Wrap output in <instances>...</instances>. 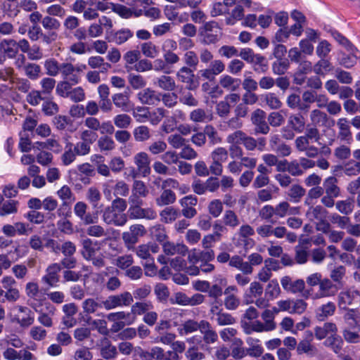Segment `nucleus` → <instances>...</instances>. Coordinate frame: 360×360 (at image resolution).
Returning a JSON list of instances; mask_svg holds the SVG:
<instances>
[{
	"label": "nucleus",
	"mask_w": 360,
	"mask_h": 360,
	"mask_svg": "<svg viewBox=\"0 0 360 360\" xmlns=\"http://www.w3.org/2000/svg\"><path fill=\"white\" fill-rule=\"evenodd\" d=\"M344 338L350 342H360V312L349 310L345 315Z\"/></svg>",
	"instance_id": "nucleus-1"
},
{
	"label": "nucleus",
	"mask_w": 360,
	"mask_h": 360,
	"mask_svg": "<svg viewBox=\"0 0 360 360\" xmlns=\"http://www.w3.org/2000/svg\"><path fill=\"white\" fill-rule=\"evenodd\" d=\"M333 37L349 52V56L341 58L340 63L346 68H350V67L353 66L356 63L357 58L359 56V51L342 34L335 33L333 34Z\"/></svg>",
	"instance_id": "nucleus-2"
},
{
	"label": "nucleus",
	"mask_w": 360,
	"mask_h": 360,
	"mask_svg": "<svg viewBox=\"0 0 360 360\" xmlns=\"http://www.w3.org/2000/svg\"><path fill=\"white\" fill-rule=\"evenodd\" d=\"M86 69L84 64L72 65L70 63H60V75L65 81L70 82L71 84H77L79 82V72Z\"/></svg>",
	"instance_id": "nucleus-3"
},
{
	"label": "nucleus",
	"mask_w": 360,
	"mask_h": 360,
	"mask_svg": "<svg viewBox=\"0 0 360 360\" xmlns=\"http://www.w3.org/2000/svg\"><path fill=\"white\" fill-rule=\"evenodd\" d=\"M58 198L62 201L60 208L58 210V214L65 217L71 215L70 206L75 200V197L68 186H63L57 191Z\"/></svg>",
	"instance_id": "nucleus-4"
},
{
	"label": "nucleus",
	"mask_w": 360,
	"mask_h": 360,
	"mask_svg": "<svg viewBox=\"0 0 360 360\" xmlns=\"http://www.w3.org/2000/svg\"><path fill=\"white\" fill-rule=\"evenodd\" d=\"M276 305L279 306L281 311H287L289 314H302L307 308V303L302 299H285L278 300Z\"/></svg>",
	"instance_id": "nucleus-5"
},
{
	"label": "nucleus",
	"mask_w": 360,
	"mask_h": 360,
	"mask_svg": "<svg viewBox=\"0 0 360 360\" xmlns=\"http://www.w3.org/2000/svg\"><path fill=\"white\" fill-rule=\"evenodd\" d=\"M133 301V296L129 292H124L117 295L108 297L103 301V306L106 310H111L117 307L130 305Z\"/></svg>",
	"instance_id": "nucleus-6"
},
{
	"label": "nucleus",
	"mask_w": 360,
	"mask_h": 360,
	"mask_svg": "<svg viewBox=\"0 0 360 360\" xmlns=\"http://www.w3.org/2000/svg\"><path fill=\"white\" fill-rule=\"evenodd\" d=\"M142 201H135L131 203V207L128 210L129 215L133 219L145 218L147 220H153L157 217V213L152 208H141L140 207Z\"/></svg>",
	"instance_id": "nucleus-7"
},
{
	"label": "nucleus",
	"mask_w": 360,
	"mask_h": 360,
	"mask_svg": "<svg viewBox=\"0 0 360 360\" xmlns=\"http://www.w3.org/2000/svg\"><path fill=\"white\" fill-rule=\"evenodd\" d=\"M102 219L108 224L117 226L124 225L127 221V216L124 214L117 213V211L112 205L106 207L103 210Z\"/></svg>",
	"instance_id": "nucleus-8"
},
{
	"label": "nucleus",
	"mask_w": 360,
	"mask_h": 360,
	"mask_svg": "<svg viewBox=\"0 0 360 360\" xmlns=\"http://www.w3.org/2000/svg\"><path fill=\"white\" fill-rule=\"evenodd\" d=\"M133 162L136 167L137 172L143 176H146L151 172L150 158L146 152H139L133 156Z\"/></svg>",
	"instance_id": "nucleus-9"
},
{
	"label": "nucleus",
	"mask_w": 360,
	"mask_h": 360,
	"mask_svg": "<svg viewBox=\"0 0 360 360\" xmlns=\"http://www.w3.org/2000/svg\"><path fill=\"white\" fill-rule=\"evenodd\" d=\"M47 312L43 310L42 306L40 304H32L33 309L36 312L39 313L38 321L41 325L45 327H51L53 326V316L55 313V307L47 303L45 304Z\"/></svg>",
	"instance_id": "nucleus-10"
},
{
	"label": "nucleus",
	"mask_w": 360,
	"mask_h": 360,
	"mask_svg": "<svg viewBox=\"0 0 360 360\" xmlns=\"http://www.w3.org/2000/svg\"><path fill=\"white\" fill-rule=\"evenodd\" d=\"M314 335L319 340L328 338L326 343L333 339L337 335L338 327L333 322H326L322 326H316L314 329Z\"/></svg>",
	"instance_id": "nucleus-11"
},
{
	"label": "nucleus",
	"mask_w": 360,
	"mask_h": 360,
	"mask_svg": "<svg viewBox=\"0 0 360 360\" xmlns=\"http://www.w3.org/2000/svg\"><path fill=\"white\" fill-rule=\"evenodd\" d=\"M360 295L358 291L347 290L342 291L338 296V306L340 309H347L349 305L359 302Z\"/></svg>",
	"instance_id": "nucleus-12"
},
{
	"label": "nucleus",
	"mask_w": 360,
	"mask_h": 360,
	"mask_svg": "<svg viewBox=\"0 0 360 360\" xmlns=\"http://www.w3.org/2000/svg\"><path fill=\"white\" fill-rule=\"evenodd\" d=\"M13 310L23 314V315L17 314L14 319L16 323L22 327H28L34 322V314L27 307L16 305L13 307Z\"/></svg>",
	"instance_id": "nucleus-13"
},
{
	"label": "nucleus",
	"mask_w": 360,
	"mask_h": 360,
	"mask_svg": "<svg viewBox=\"0 0 360 360\" xmlns=\"http://www.w3.org/2000/svg\"><path fill=\"white\" fill-rule=\"evenodd\" d=\"M281 283L284 290L293 294L302 292L305 288L304 280L297 279L292 281V278L288 276H283L281 279Z\"/></svg>",
	"instance_id": "nucleus-14"
},
{
	"label": "nucleus",
	"mask_w": 360,
	"mask_h": 360,
	"mask_svg": "<svg viewBox=\"0 0 360 360\" xmlns=\"http://www.w3.org/2000/svg\"><path fill=\"white\" fill-rule=\"evenodd\" d=\"M60 270V265L58 263L48 266L45 275L41 278L42 282L50 286H56L59 281L58 272Z\"/></svg>",
	"instance_id": "nucleus-15"
},
{
	"label": "nucleus",
	"mask_w": 360,
	"mask_h": 360,
	"mask_svg": "<svg viewBox=\"0 0 360 360\" xmlns=\"http://www.w3.org/2000/svg\"><path fill=\"white\" fill-rule=\"evenodd\" d=\"M238 289L234 285L228 286L224 291V305L228 310H235L240 305L237 296Z\"/></svg>",
	"instance_id": "nucleus-16"
},
{
	"label": "nucleus",
	"mask_w": 360,
	"mask_h": 360,
	"mask_svg": "<svg viewBox=\"0 0 360 360\" xmlns=\"http://www.w3.org/2000/svg\"><path fill=\"white\" fill-rule=\"evenodd\" d=\"M138 97L141 103L146 105H158L161 99V95L151 89L139 91Z\"/></svg>",
	"instance_id": "nucleus-17"
},
{
	"label": "nucleus",
	"mask_w": 360,
	"mask_h": 360,
	"mask_svg": "<svg viewBox=\"0 0 360 360\" xmlns=\"http://www.w3.org/2000/svg\"><path fill=\"white\" fill-rule=\"evenodd\" d=\"M264 288L262 284L258 282L250 283L249 289L245 291L244 300L246 304L253 303L255 300L262 295Z\"/></svg>",
	"instance_id": "nucleus-18"
},
{
	"label": "nucleus",
	"mask_w": 360,
	"mask_h": 360,
	"mask_svg": "<svg viewBox=\"0 0 360 360\" xmlns=\"http://www.w3.org/2000/svg\"><path fill=\"white\" fill-rule=\"evenodd\" d=\"M148 193V189L143 181L135 180L132 185V195L129 197V201L135 203V201H140L139 197H146Z\"/></svg>",
	"instance_id": "nucleus-19"
},
{
	"label": "nucleus",
	"mask_w": 360,
	"mask_h": 360,
	"mask_svg": "<svg viewBox=\"0 0 360 360\" xmlns=\"http://www.w3.org/2000/svg\"><path fill=\"white\" fill-rule=\"evenodd\" d=\"M337 292L336 286L328 278L321 280L319 283V293L317 297H327L334 296Z\"/></svg>",
	"instance_id": "nucleus-20"
},
{
	"label": "nucleus",
	"mask_w": 360,
	"mask_h": 360,
	"mask_svg": "<svg viewBox=\"0 0 360 360\" xmlns=\"http://www.w3.org/2000/svg\"><path fill=\"white\" fill-rule=\"evenodd\" d=\"M163 250L167 255H175V254H180L185 255L188 251V248L183 243L174 244L170 242L163 243Z\"/></svg>",
	"instance_id": "nucleus-21"
},
{
	"label": "nucleus",
	"mask_w": 360,
	"mask_h": 360,
	"mask_svg": "<svg viewBox=\"0 0 360 360\" xmlns=\"http://www.w3.org/2000/svg\"><path fill=\"white\" fill-rule=\"evenodd\" d=\"M82 253L84 258L89 260L96 256V252L98 250L96 242L92 241L90 238H85L82 241Z\"/></svg>",
	"instance_id": "nucleus-22"
},
{
	"label": "nucleus",
	"mask_w": 360,
	"mask_h": 360,
	"mask_svg": "<svg viewBox=\"0 0 360 360\" xmlns=\"http://www.w3.org/2000/svg\"><path fill=\"white\" fill-rule=\"evenodd\" d=\"M189 118L195 123H207L212 120L213 117L210 112L198 108L190 112Z\"/></svg>",
	"instance_id": "nucleus-23"
},
{
	"label": "nucleus",
	"mask_w": 360,
	"mask_h": 360,
	"mask_svg": "<svg viewBox=\"0 0 360 360\" xmlns=\"http://www.w3.org/2000/svg\"><path fill=\"white\" fill-rule=\"evenodd\" d=\"M219 84L222 88L228 91H235L238 89L240 80L229 75H222L219 77Z\"/></svg>",
	"instance_id": "nucleus-24"
},
{
	"label": "nucleus",
	"mask_w": 360,
	"mask_h": 360,
	"mask_svg": "<svg viewBox=\"0 0 360 360\" xmlns=\"http://www.w3.org/2000/svg\"><path fill=\"white\" fill-rule=\"evenodd\" d=\"M336 307L330 301L326 304L320 306L316 310V317L319 321H324L329 316H332L335 311Z\"/></svg>",
	"instance_id": "nucleus-25"
},
{
	"label": "nucleus",
	"mask_w": 360,
	"mask_h": 360,
	"mask_svg": "<svg viewBox=\"0 0 360 360\" xmlns=\"http://www.w3.org/2000/svg\"><path fill=\"white\" fill-rule=\"evenodd\" d=\"M0 50L8 58H14L18 53V44L15 40H3L0 42Z\"/></svg>",
	"instance_id": "nucleus-26"
},
{
	"label": "nucleus",
	"mask_w": 360,
	"mask_h": 360,
	"mask_svg": "<svg viewBox=\"0 0 360 360\" xmlns=\"http://www.w3.org/2000/svg\"><path fill=\"white\" fill-rule=\"evenodd\" d=\"M281 293L279 284L276 279H271L265 288V297L268 300H273L279 297Z\"/></svg>",
	"instance_id": "nucleus-27"
},
{
	"label": "nucleus",
	"mask_w": 360,
	"mask_h": 360,
	"mask_svg": "<svg viewBox=\"0 0 360 360\" xmlns=\"http://www.w3.org/2000/svg\"><path fill=\"white\" fill-rule=\"evenodd\" d=\"M296 352L298 354H306L309 356H314L317 354L318 349L309 340H302L297 345Z\"/></svg>",
	"instance_id": "nucleus-28"
},
{
	"label": "nucleus",
	"mask_w": 360,
	"mask_h": 360,
	"mask_svg": "<svg viewBox=\"0 0 360 360\" xmlns=\"http://www.w3.org/2000/svg\"><path fill=\"white\" fill-rule=\"evenodd\" d=\"M88 64L92 69H100L101 72H106L111 68V65L105 63L104 58L99 56L89 57Z\"/></svg>",
	"instance_id": "nucleus-29"
},
{
	"label": "nucleus",
	"mask_w": 360,
	"mask_h": 360,
	"mask_svg": "<svg viewBox=\"0 0 360 360\" xmlns=\"http://www.w3.org/2000/svg\"><path fill=\"white\" fill-rule=\"evenodd\" d=\"M125 62V68L127 71L134 70V65L138 63L140 59V52L138 50L127 51L123 56Z\"/></svg>",
	"instance_id": "nucleus-30"
},
{
	"label": "nucleus",
	"mask_w": 360,
	"mask_h": 360,
	"mask_svg": "<svg viewBox=\"0 0 360 360\" xmlns=\"http://www.w3.org/2000/svg\"><path fill=\"white\" fill-rule=\"evenodd\" d=\"M201 333L203 334L204 340L207 343H212L217 340L218 335L211 329L210 325L207 321H201Z\"/></svg>",
	"instance_id": "nucleus-31"
},
{
	"label": "nucleus",
	"mask_w": 360,
	"mask_h": 360,
	"mask_svg": "<svg viewBox=\"0 0 360 360\" xmlns=\"http://www.w3.org/2000/svg\"><path fill=\"white\" fill-rule=\"evenodd\" d=\"M338 127L339 129V137L345 141L351 139V131L349 122L346 118H340L338 120Z\"/></svg>",
	"instance_id": "nucleus-32"
},
{
	"label": "nucleus",
	"mask_w": 360,
	"mask_h": 360,
	"mask_svg": "<svg viewBox=\"0 0 360 360\" xmlns=\"http://www.w3.org/2000/svg\"><path fill=\"white\" fill-rule=\"evenodd\" d=\"M112 101L115 106L120 108L123 111L128 112L131 108L128 96L122 93L115 94L112 96Z\"/></svg>",
	"instance_id": "nucleus-33"
},
{
	"label": "nucleus",
	"mask_w": 360,
	"mask_h": 360,
	"mask_svg": "<svg viewBox=\"0 0 360 360\" xmlns=\"http://www.w3.org/2000/svg\"><path fill=\"white\" fill-rule=\"evenodd\" d=\"M141 51L146 57L151 58H156L160 54L158 46L152 41L141 44Z\"/></svg>",
	"instance_id": "nucleus-34"
},
{
	"label": "nucleus",
	"mask_w": 360,
	"mask_h": 360,
	"mask_svg": "<svg viewBox=\"0 0 360 360\" xmlns=\"http://www.w3.org/2000/svg\"><path fill=\"white\" fill-rule=\"evenodd\" d=\"M246 342L250 347L247 352L250 356H259L263 354L264 348L258 339L248 338L246 340Z\"/></svg>",
	"instance_id": "nucleus-35"
},
{
	"label": "nucleus",
	"mask_w": 360,
	"mask_h": 360,
	"mask_svg": "<svg viewBox=\"0 0 360 360\" xmlns=\"http://www.w3.org/2000/svg\"><path fill=\"white\" fill-rule=\"evenodd\" d=\"M326 210L321 206L310 207L307 210V217L310 221L323 220L326 217Z\"/></svg>",
	"instance_id": "nucleus-36"
},
{
	"label": "nucleus",
	"mask_w": 360,
	"mask_h": 360,
	"mask_svg": "<svg viewBox=\"0 0 360 360\" xmlns=\"http://www.w3.org/2000/svg\"><path fill=\"white\" fill-rule=\"evenodd\" d=\"M288 124L297 132L303 131L305 126V120L300 114L291 115L288 118Z\"/></svg>",
	"instance_id": "nucleus-37"
},
{
	"label": "nucleus",
	"mask_w": 360,
	"mask_h": 360,
	"mask_svg": "<svg viewBox=\"0 0 360 360\" xmlns=\"http://www.w3.org/2000/svg\"><path fill=\"white\" fill-rule=\"evenodd\" d=\"M133 136L136 141H145L150 138V129L144 125L136 127L133 130Z\"/></svg>",
	"instance_id": "nucleus-38"
},
{
	"label": "nucleus",
	"mask_w": 360,
	"mask_h": 360,
	"mask_svg": "<svg viewBox=\"0 0 360 360\" xmlns=\"http://www.w3.org/2000/svg\"><path fill=\"white\" fill-rule=\"evenodd\" d=\"M201 331V321L197 322L194 320H188L179 328L181 335H186L193 333L198 329Z\"/></svg>",
	"instance_id": "nucleus-39"
},
{
	"label": "nucleus",
	"mask_w": 360,
	"mask_h": 360,
	"mask_svg": "<svg viewBox=\"0 0 360 360\" xmlns=\"http://www.w3.org/2000/svg\"><path fill=\"white\" fill-rule=\"evenodd\" d=\"M323 187L327 195L338 197L339 195V188L337 186V179L334 177L327 178L324 183Z\"/></svg>",
	"instance_id": "nucleus-40"
},
{
	"label": "nucleus",
	"mask_w": 360,
	"mask_h": 360,
	"mask_svg": "<svg viewBox=\"0 0 360 360\" xmlns=\"http://www.w3.org/2000/svg\"><path fill=\"white\" fill-rule=\"evenodd\" d=\"M18 202L8 200L2 203L0 208V216H6L15 214L18 212Z\"/></svg>",
	"instance_id": "nucleus-41"
},
{
	"label": "nucleus",
	"mask_w": 360,
	"mask_h": 360,
	"mask_svg": "<svg viewBox=\"0 0 360 360\" xmlns=\"http://www.w3.org/2000/svg\"><path fill=\"white\" fill-rule=\"evenodd\" d=\"M161 220L165 223L174 221L179 215L178 210L169 207L165 208L160 213Z\"/></svg>",
	"instance_id": "nucleus-42"
},
{
	"label": "nucleus",
	"mask_w": 360,
	"mask_h": 360,
	"mask_svg": "<svg viewBox=\"0 0 360 360\" xmlns=\"http://www.w3.org/2000/svg\"><path fill=\"white\" fill-rule=\"evenodd\" d=\"M176 195L170 189H165L159 198L157 199L158 206H165L176 201Z\"/></svg>",
	"instance_id": "nucleus-43"
},
{
	"label": "nucleus",
	"mask_w": 360,
	"mask_h": 360,
	"mask_svg": "<svg viewBox=\"0 0 360 360\" xmlns=\"http://www.w3.org/2000/svg\"><path fill=\"white\" fill-rule=\"evenodd\" d=\"M331 69V63L325 58H321L320 60L314 65V72L319 75H326Z\"/></svg>",
	"instance_id": "nucleus-44"
},
{
	"label": "nucleus",
	"mask_w": 360,
	"mask_h": 360,
	"mask_svg": "<svg viewBox=\"0 0 360 360\" xmlns=\"http://www.w3.org/2000/svg\"><path fill=\"white\" fill-rule=\"evenodd\" d=\"M157 84L159 88L165 91H172L175 89L176 83L169 76H161L158 78Z\"/></svg>",
	"instance_id": "nucleus-45"
},
{
	"label": "nucleus",
	"mask_w": 360,
	"mask_h": 360,
	"mask_svg": "<svg viewBox=\"0 0 360 360\" xmlns=\"http://www.w3.org/2000/svg\"><path fill=\"white\" fill-rule=\"evenodd\" d=\"M112 10L115 13L120 15L122 18H125L126 19H127V18L132 17L133 15L138 17L141 15V11L138 13L134 12L133 9L122 5L114 4Z\"/></svg>",
	"instance_id": "nucleus-46"
},
{
	"label": "nucleus",
	"mask_w": 360,
	"mask_h": 360,
	"mask_svg": "<svg viewBox=\"0 0 360 360\" xmlns=\"http://www.w3.org/2000/svg\"><path fill=\"white\" fill-rule=\"evenodd\" d=\"M77 155V154L75 151V149H72V145L70 143V142H68L65 146V152L61 157L63 164L65 166L70 165V164H71V162H72L76 159Z\"/></svg>",
	"instance_id": "nucleus-47"
},
{
	"label": "nucleus",
	"mask_w": 360,
	"mask_h": 360,
	"mask_svg": "<svg viewBox=\"0 0 360 360\" xmlns=\"http://www.w3.org/2000/svg\"><path fill=\"white\" fill-rule=\"evenodd\" d=\"M44 66L48 75L55 77L60 72V63H58L53 58L47 59L45 61Z\"/></svg>",
	"instance_id": "nucleus-48"
},
{
	"label": "nucleus",
	"mask_w": 360,
	"mask_h": 360,
	"mask_svg": "<svg viewBox=\"0 0 360 360\" xmlns=\"http://www.w3.org/2000/svg\"><path fill=\"white\" fill-rule=\"evenodd\" d=\"M128 82L133 89H140L145 87L146 82L143 76L139 75L129 74Z\"/></svg>",
	"instance_id": "nucleus-49"
},
{
	"label": "nucleus",
	"mask_w": 360,
	"mask_h": 360,
	"mask_svg": "<svg viewBox=\"0 0 360 360\" xmlns=\"http://www.w3.org/2000/svg\"><path fill=\"white\" fill-rule=\"evenodd\" d=\"M133 37V32L129 29H122L114 34L113 41L117 44H122L127 41L128 39Z\"/></svg>",
	"instance_id": "nucleus-50"
},
{
	"label": "nucleus",
	"mask_w": 360,
	"mask_h": 360,
	"mask_svg": "<svg viewBox=\"0 0 360 360\" xmlns=\"http://www.w3.org/2000/svg\"><path fill=\"white\" fill-rule=\"evenodd\" d=\"M113 121L117 127L125 129L131 125L132 120L127 114L122 113L115 116Z\"/></svg>",
	"instance_id": "nucleus-51"
},
{
	"label": "nucleus",
	"mask_w": 360,
	"mask_h": 360,
	"mask_svg": "<svg viewBox=\"0 0 360 360\" xmlns=\"http://www.w3.org/2000/svg\"><path fill=\"white\" fill-rule=\"evenodd\" d=\"M133 117L140 123L148 120L149 110L146 107L137 106L132 111Z\"/></svg>",
	"instance_id": "nucleus-52"
},
{
	"label": "nucleus",
	"mask_w": 360,
	"mask_h": 360,
	"mask_svg": "<svg viewBox=\"0 0 360 360\" xmlns=\"http://www.w3.org/2000/svg\"><path fill=\"white\" fill-rule=\"evenodd\" d=\"M210 156L212 160H216L222 164L223 162L227 161L228 151L226 148L224 147H217L213 150Z\"/></svg>",
	"instance_id": "nucleus-53"
},
{
	"label": "nucleus",
	"mask_w": 360,
	"mask_h": 360,
	"mask_svg": "<svg viewBox=\"0 0 360 360\" xmlns=\"http://www.w3.org/2000/svg\"><path fill=\"white\" fill-rule=\"evenodd\" d=\"M25 293L27 297L37 300L40 293L39 285L34 281L27 283L25 285Z\"/></svg>",
	"instance_id": "nucleus-54"
},
{
	"label": "nucleus",
	"mask_w": 360,
	"mask_h": 360,
	"mask_svg": "<svg viewBox=\"0 0 360 360\" xmlns=\"http://www.w3.org/2000/svg\"><path fill=\"white\" fill-rule=\"evenodd\" d=\"M98 146L101 151H111L115 147V141L106 135L98 140Z\"/></svg>",
	"instance_id": "nucleus-55"
},
{
	"label": "nucleus",
	"mask_w": 360,
	"mask_h": 360,
	"mask_svg": "<svg viewBox=\"0 0 360 360\" xmlns=\"http://www.w3.org/2000/svg\"><path fill=\"white\" fill-rule=\"evenodd\" d=\"M262 320L264 321V323L268 329L269 332L272 331L276 328V323L274 321V317L271 312L270 309H266L263 311L261 315Z\"/></svg>",
	"instance_id": "nucleus-56"
},
{
	"label": "nucleus",
	"mask_w": 360,
	"mask_h": 360,
	"mask_svg": "<svg viewBox=\"0 0 360 360\" xmlns=\"http://www.w3.org/2000/svg\"><path fill=\"white\" fill-rule=\"evenodd\" d=\"M243 16L244 8L238 3L231 13V16L226 19V23L233 25L236 21L241 20Z\"/></svg>",
	"instance_id": "nucleus-57"
},
{
	"label": "nucleus",
	"mask_w": 360,
	"mask_h": 360,
	"mask_svg": "<svg viewBox=\"0 0 360 360\" xmlns=\"http://www.w3.org/2000/svg\"><path fill=\"white\" fill-rule=\"evenodd\" d=\"M223 221L226 225L230 226L231 227H236V226L240 224L238 216L231 210H228L225 212L223 216Z\"/></svg>",
	"instance_id": "nucleus-58"
},
{
	"label": "nucleus",
	"mask_w": 360,
	"mask_h": 360,
	"mask_svg": "<svg viewBox=\"0 0 360 360\" xmlns=\"http://www.w3.org/2000/svg\"><path fill=\"white\" fill-rule=\"evenodd\" d=\"M264 102L268 105L271 109H279L281 107L282 103L274 93H267L262 96Z\"/></svg>",
	"instance_id": "nucleus-59"
},
{
	"label": "nucleus",
	"mask_w": 360,
	"mask_h": 360,
	"mask_svg": "<svg viewBox=\"0 0 360 360\" xmlns=\"http://www.w3.org/2000/svg\"><path fill=\"white\" fill-rule=\"evenodd\" d=\"M166 110L163 108H157L152 112L149 111L148 120L152 125H158L165 116Z\"/></svg>",
	"instance_id": "nucleus-60"
},
{
	"label": "nucleus",
	"mask_w": 360,
	"mask_h": 360,
	"mask_svg": "<svg viewBox=\"0 0 360 360\" xmlns=\"http://www.w3.org/2000/svg\"><path fill=\"white\" fill-rule=\"evenodd\" d=\"M345 174L349 176L357 175L360 173V162L350 160L345 163L344 167Z\"/></svg>",
	"instance_id": "nucleus-61"
},
{
	"label": "nucleus",
	"mask_w": 360,
	"mask_h": 360,
	"mask_svg": "<svg viewBox=\"0 0 360 360\" xmlns=\"http://www.w3.org/2000/svg\"><path fill=\"white\" fill-rule=\"evenodd\" d=\"M208 211L210 214L214 217L220 216L223 210V204L220 200H214L208 204Z\"/></svg>",
	"instance_id": "nucleus-62"
},
{
	"label": "nucleus",
	"mask_w": 360,
	"mask_h": 360,
	"mask_svg": "<svg viewBox=\"0 0 360 360\" xmlns=\"http://www.w3.org/2000/svg\"><path fill=\"white\" fill-rule=\"evenodd\" d=\"M332 50L331 44L326 40L321 41L316 49L319 58H326Z\"/></svg>",
	"instance_id": "nucleus-63"
},
{
	"label": "nucleus",
	"mask_w": 360,
	"mask_h": 360,
	"mask_svg": "<svg viewBox=\"0 0 360 360\" xmlns=\"http://www.w3.org/2000/svg\"><path fill=\"white\" fill-rule=\"evenodd\" d=\"M153 309L150 302H138L132 305L131 312L133 314H141Z\"/></svg>",
	"instance_id": "nucleus-64"
}]
</instances>
